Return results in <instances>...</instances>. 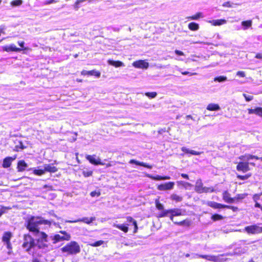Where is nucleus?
Segmentation results:
<instances>
[{
	"label": "nucleus",
	"mask_w": 262,
	"mask_h": 262,
	"mask_svg": "<svg viewBox=\"0 0 262 262\" xmlns=\"http://www.w3.org/2000/svg\"><path fill=\"white\" fill-rule=\"evenodd\" d=\"M233 4L231 3L230 1L226 2L222 4L224 7L231 8L233 7Z\"/></svg>",
	"instance_id": "nucleus-47"
},
{
	"label": "nucleus",
	"mask_w": 262,
	"mask_h": 262,
	"mask_svg": "<svg viewBox=\"0 0 262 262\" xmlns=\"http://www.w3.org/2000/svg\"><path fill=\"white\" fill-rule=\"evenodd\" d=\"M245 158H247V160L249 161L251 159L260 160L262 161V157H258L257 156L251 155V154H245L244 155H241L238 157L240 160H244Z\"/></svg>",
	"instance_id": "nucleus-19"
},
{
	"label": "nucleus",
	"mask_w": 262,
	"mask_h": 262,
	"mask_svg": "<svg viewBox=\"0 0 262 262\" xmlns=\"http://www.w3.org/2000/svg\"><path fill=\"white\" fill-rule=\"evenodd\" d=\"M226 208L231 209L234 212H236L238 210V208L237 207L227 205H226Z\"/></svg>",
	"instance_id": "nucleus-50"
},
{
	"label": "nucleus",
	"mask_w": 262,
	"mask_h": 262,
	"mask_svg": "<svg viewBox=\"0 0 262 262\" xmlns=\"http://www.w3.org/2000/svg\"><path fill=\"white\" fill-rule=\"evenodd\" d=\"M181 176L183 178H184V179H187L188 180L189 179V176L187 174H186V173H181Z\"/></svg>",
	"instance_id": "nucleus-61"
},
{
	"label": "nucleus",
	"mask_w": 262,
	"mask_h": 262,
	"mask_svg": "<svg viewBox=\"0 0 262 262\" xmlns=\"http://www.w3.org/2000/svg\"><path fill=\"white\" fill-rule=\"evenodd\" d=\"M224 219V217L222 216V215L215 213L211 215V219L213 222H216L217 221L222 220Z\"/></svg>",
	"instance_id": "nucleus-34"
},
{
	"label": "nucleus",
	"mask_w": 262,
	"mask_h": 262,
	"mask_svg": "<svg viewBox=\"0 0 262 262\" xmlns=\"http://www.w3.org/2000/svg\"><path fill=\"white\" fill-rule=\"evenodd\" d=\"M108 62L109 64H110L111 65L115 67H116V68L122 67V66H124L123 63L119 60L114 61V60H109Z\"/></svg>",
	"instance_id": "nucleus-30"
},
{
	"label": "nucleus",
	"mask_w": 262,
	"mask_h": 262,
	"mask_svg": "<svg viewBox=\"0 0 262 262\" xmlns=\"http://www.w3.org/2000/svg\"><path fill=\"white\" fill-rule=\"evenodd\" d=\"M39 225L37 217L31 216L28 220L26 227L30 232L37 234L40 232L38 227Z\"/></svg>",
	"instance_id": "nucleus-4"
},
{
	"label": "nucleus",
	"mask_w": 262,
	"mask_h": 262,
	"mask_svg": "<svg viewBox=\"0 0 262 262\" xmlns=\"http://www.w3.org/2000/svg\"><path fill=\"white\" fill-rule=\"evenodd\" d=\"M243 96L244 97L245 100L247 101H250L253 99V96L251 95H247L246 94H243Z\"/></svg>",
	"instance_id": "nucleus-51"
},
{
	"label": "nucleus",
	"mask_w": 262,
	"mask_h": 262,
	"mask_svg": "<svg viewBox=\"0 0 262 262\" xmlns=\"http://www.w3.org/2000/svg\"><path fill=\"white\" fill-rule=\"evenodd\" d=\"M166 132V128H162L158 130L159 134H162Z\"/></svg>",
	"instance_id": "nucleus-64"
},
{
	"label": "nucleus",
	"mask_w": 262,
	"mask_h": 262,
	"mask_svg": "<svg viewBox=\"0 0 262 262\" xmlns=\"http://www.w3.org/2000/svg\"><path fill=\"white\" fill-rule=\"evenodd\" d=\"M252 173L251 172L246 173L244 175L236 174V177L238 180L245 181L251 178L252 177Z\"/></svg>",
	"instance_id": "nucleus-23"
},
{
	"label": "nucleus",
	"mask_w": 262,
	"mask_h": 262,
	"mask_svg": "<svg viewBox=\"0 0 262 262\" xmlns=\"http://www.w3.org/2000/svg\"><path fill=\"white\" fill-rule=\"evenodd\" d=\"M38 253L39 254L36 255H32V259L31 260V262H42L39 258V257H41L42 256V252L41 251H38Z\"/></svg>",
	"instance_id": "nucleus-33"
},
{
	"label": "nucleus",
	"mask_w": 262,
	"mask_h": 262,
	"mask_svg": "<svg viewBox=\"0 0 262 262\" xmlns=\"http://www.w3.org/2000/svg\"><path fill=\"white\" fill-rule=\"evenodd\" d=\"M227 78L224 76H220L214 78V80L217 81L218 82H223L226 80Z\"/></svg>",
	"instance_id": "nucleus-45"
},
{
	"label": "nucleus",
	"mask_w": 262,
	"mask_h": 262,
	"mask_svg": "<svg viewBox=\"0 0 262 262\" xmlns=\"http://www.w3.org/2000/svg\"><path fill=\"white\" fill-rule=\"evenodd\" d=\"M104 243L103 241L100 240L96 241L93 243L90 244V245L92 247H98L102 245Z\"/></svg>",
	"instance_id": "nucleus-42"
},
{
	"label": "nucleus",
	"mask_w": 262,
	"mask_h": 262,
	"mask_svg": "<svg viewBox=\"0 0 262 262\" xmlns=\"http://www.w3.org/2000/svg\"><path fill=\"white\" fill-rule=\"evenodd\" d=\"M27 166L28 165L24 160H20L17 163V171L19 172L23 171L26 169Z\"/></svg>",
	"instance_id": "nucleus-20"
},
{
	"label": "nucleus",
	"mask_w": 262,
	"mask_h": 262,
	"mask_svg": "<svg viewBox=\"0 0 262 262\" xmlns=\"http://www.w3.org/2000/svg\"><path fill=\"white\" fill-rule=\"evenodd\" d=\"M236 75L241 77H245V73L243 71H238L236 73Z\"/></svg>",
	"instance_id": "nucleus-55"
},
{
	"label": "nucleus",
	"mask_w": 262,
	"mask_h": 262,
	"mask_svg": "<svg viewBox=\"0 0 262 262\" xmlns=\"http://www.w3.org/2000/svg\"><path fill=\"white\" fill-rule=\"evenodd\" d=\"M126 221L128 223H132L134 226L133 233H136L137 232L138 227L137 221L134 220L132 216H128L126 217Z\"/></svg>",
	"instance_id": "nucleus-22"
},
{
	"label": "nucleus",
	"mask_w": 262,
	"mask_h": 262,
	"mask_svg": "<svg viewBox=\"0 0 262 262\" xmlns=\"http://www.w3.org/2000/svg\"><path fill=\"white\" fill-rule=\"evenodd\" d=\"M101 194V193L100 191H93L91 192L90 195L92 197H95V196H99Z\"/></svg>",
	"instance_id": "nucleus-49"
},
{
	"label": "nucleus",
	"mask_w": 262,
	"mask_h": 262,
	"mask_svg": "<svg viewBox=\"0 0 262 262\" xmlns=\"http://www.w3.org/2000/svg\"><path fill=\"white\" fill-rule=\"evenodd\" d=\"M255 114L258 116L262 117V107H256Z\"/></svg>",
	"instance_id": "nucleus-46"
},
{
	"label": "nucleus",
	"mask_w": 262,
	"mask_h": 262,
	"mask_svg": "<svg viewBox=\"0 0 262 262\" xmlns=\"http://www.w3.org/2000/svg\"><path fill=\"white\" fill-rule=\"evenodd\" d=\"M59 233L63 234V235H60L58 234H55L52 238L54 244L63 241H69L71 239L70 234L66 231L61 230L59 231Z\"/></svg>",
	"instance_id": "nucleus-6"
},
{
	"label": "nucleus",
	"mask_w": 262,
	"mask_h": 262,
	"mask_svg": "<svg viewBox=\"0 0 262 262\" xmlns=\"http://www.w3.org/2000/svg\"><path fill=\"white\" fill-rule=\"evenodd\" d=\"M37 219L38 220L39 225H48L50 226L51 225V222L50 221L45 220L43 218H41L39 216H37Z\"/></svg>",
	"instance_id": "nucleus-31"
},
{
	"label": "nucleus",
	"mask_w": 262,
	"mask_h": 262,
	"mask_svg": "<svg viewBox=\"0 0 262 262\" xmlns=\"http://www.w3.org/2000/svg\"><path fill=\"white\" fill-rule=\"evenodd\" d=\"M16 158V157H7L4 159L2 166L4 168H8L10 167L12 164V162L13 160H14Z\"/></svg>",
	"instance_id": "nucleus-15"
},
{
	"label": "nucleus",
	"mask_w": 262,
	"mask_h": 262,
	"mask_svg": "<svg viewBox=\"0 0 262 262\" xmlns=\"http://www.w3.org/2000/svg\"><path fill=\"white\" fill-rule=\"evenodd\" d=\"M23 4L22 0H13L10 2L11 6L17 7Z\"/></svg>",
	"instance_id": "nucleus-38"
},
{
	"label": "nucleus",
	"mask_w": 262,
	"mask_h": 262,
	"mask_svg": "<svg viewBox=\"0 0 262 262\" xmlns=\"http://www.w3.org/2000/svg\"><path fill=\"white\" fill-rule=\"evenodd\" d=\"M181 150L182 151H183L184 152H185L186 154H189L192 155L198 156L201 154V152H199V151H195L193 150H189V149H188L185 147H182Z\"/></svg>",
	"instance_id": "nucleus-25"
},
{
	"label": "nucleus",
	"mask_w": 262,
	"mask_h": 262,
	"mask_svg": "<svg viewBox=\"0 0 262 262\" xmlns=\"http://www.w3.org/2000/svg\"><path fill=\"white\" fill-rule=\"evenodd\" d=\"M255 207L256 208H259L262 210V206L257 202H255Z\"/></svg>",
	"instance_id": "nucleus-62"
},
{
	"label": "nucleus",
	"mask_w": 262,
	"mask_h": 262,
	"mask_svg": "<svg viewBox=\"0 0 262 262\" xmlns=\"http://www.w3.org/2000/svg\"><path fill=\"white\" fill-rule=\"evenodd\" d=\"M133 65L136 68L147 69L149 66L147 62L143 60H139L133 62Z\"/></svg>",
	"instance_id": "nucleus-13"
},
{
	"label": "nucleus",
	"mask_w": 262,
	"mask_h": 262,
	"mask_svg": "<svg viewBox=\"0 0 262 262\" xmlns=\"http://www.w3.org/2000/svg\"><path fill=\"white\" fill-rule=\"evenodd\" d=\"M81 75L83 76H94L96 78H99L101 76V73L99 71L92 70L91 71L82 70L81 71Z\"/></svg>",
	"instance_id": "nucleus-12"
},
{
	"label": "nucleus",
	"mask_w": 262,
	"mask_h": 262,
	"mask_svg": "<svg viewBox=\"0 0 262 262\" xmlns=\"http://www.w3.org/2000/svg\"><path fill=\"white\" fill-rule=\"evenodd\" d=\"M82 174L85 178L91 177L93 174V171L92 170H87V171L84 170L82 171Z\"/></svg>",
	"instance_id": "nucleus-44"
},
{
	"label": "nucleus",
	"mask_w": 262,
	"mask_h": 262,
	"mask_svg": "<svg viewBox=\"0 0 262 262\" xmlns=\"http://www.w3.org/2000/svg\"><path fill=\"white\" fill-rule=\"evenodd\" d=\"M226 22V20L224 19H216V20H213L211 21V23L214 26H220L223 24H224Z\"/></svg>",
	"instance_id": "nucleus-37"
},
{
	"label": "nucleus",
	"mask_w": 262,
	"mask_h": 262,
	"mask_svg": "<svg viewBox=\"0 0 262 262\" xmlns=\"http://www.w3.org/2000/svg\"><path fill=\"white\" fill-rule=\"evenodd\" d=\"M56 2H57V1L55 0H47V1H45V4L49 5V4H52L54 3H56Z\"/></svg>",
	"instance_id": "nucleus-59"
},
{
	"label": "nucleus",
	"mask_w": 262,
	"mask_h": 262,
	"mask_svg": "<svg viewBox=\"0 0 262 262\" xmlns=\"http://www.w3.org/2000/svg\"><path fill=\"white\" fill-rule=\"evenodd\" d=\"M244 230L248 234H255L262 233V227L257 224H253L245 227Z\"/></svg>",
	"instance_id": "nucleus-9"
},
{
	"label": "nucleus",
	"mask_w": 262,
	"mask_h": 262,
	"mask_svg": "<svg viewBox=\"0 0 262 262\" xmlns=\"http://www.w3.org/2000/svg\"><path fill=\"white\" fill-rule=\"evenodd\" d=\"M26 148L22 141H19L18 144H16L14 150L16 152H18L21 150H23Z\"/></svg>",
	"instance_id": "nucleus-26"
},
{
	"label": "nucleus",
	"mask_w": 262,
	"mask_h": 262,
	"mask_svg": "<svg viewBox=\"0 0 262 262\" xmlns=\"http://www.w3.org/2000/svg\"><path fill=\"white\" fill-rule=\"evenodd\" d=\"M95 220V218L94 217H91L90 218L85 217H83L81 219H78L76 221H69V223H76V222H83L87 224H90L91 223H92Z\"/></svg>",
	"instance_id": "nucleus-18"
},
{
	"label": "nucleus",
	"mask_w": 262,
	"mask_h": 262,
	"mask_svg": "<svg viewBox=\"0 0 262 262\" xmlns=\"http://www.w3.org/2000/svg\"><path fill=\"white\" fill-rule=\"evenodd\" d=\"M203 17V14L202 12H198L195 14L187 17L188 20H198L200 18Z\"/></svg>",
	"instance_id": "nucleus-27"
},
{
	"label": "nucleus",
	"mask_w": 262,
	"mask_h": 262,
	"mask_svg": "<svg viewBox=\"0 0 262 262\" xmlns=\"http://www.w3.org/2000/svg\"><path fill=\"white\" fill-rule=\"evenodd\" d=\"M114 227L121 230L124 233H127L128 231V227L127 225L125 224H114Z\"/></svg>",
	"instance_id": "nucleus-24"
},
{
	"label": "nucleus",
	"mask_w": 262,
	"mask_h": 262,
	"mask_svg": "<svg viewBox=\"0 0 262 262\" xmlns=\"http://www.w3.org/2000/svg\"><path fill=\"white\" fill-rule=\"evenodd\" d=\"M151 178H152V180H156V181L166 180H169L170 179V177L168 176H159V175L152 176Z\"/></svg>",
	"instance_id": "nucleus-32"
},
{
	"label": "nucleus",
	"mask_w": 262,
	"mask_h": 262,
	"mask_svg": "<svg viewBox=\"0 0 262 262\" xmlns=\"http://www.w3.org/2000/svg\"><path fill=\"white\" fill-rule=\"evenodd\" d=\"M39 233L40 236L36 239V248L37 251H40L39 250L48 247V235L43 231Z\"/></svg>",
	"instance_id": "nucleus-5"
},
{
	"label": "nucleus",
	"mask_w": 262,
	"mask_h": 262,
	"mask_svg": "<svg viewBox=\"0 0 262 262\" xmlns=\"http://www.w3.org/2000/svg\"><path fill=\"white\" fill-rule=\"evenodd\" d=\"M145 95L149 98H154L157 96V93L156 92H146Z\"/></svg>",
	"instance_id": "nucleus-41"
},
{
	"label": "nucleus",
	"mask_w": 262,
	"mask_h": 262,
	"mask_svg": "<svg viewBox=\"0 0 262 262\" xmlns=\"http://www.w3.org/2000/svg\"><path fill=\"white\" fill-rule=\"evenodd\" d=\"M140 163H141V162L136 161V160H134V159H132V160H130L129 161V163H130V164H135L136 165H139V166H140Z\"/></svg>",
	"instance_id": "nucleus-54"
},
{
	"label": "nucleus",
	"mask_w": 262,
	"mask_h": 262,
	"mask_svg": "<svg viewBox=\"0 0 262 262\" xmlns=\"http://www.w3.org/2000/svg\"><path fill=\"white\" fill-rule=\"evenodd\" d=\"M207 205L214 209H221L226 208V205L222 204L213 201L208 202Z\"/></svg>",
	"instance_id": "nucleus-14"
},
{
	"label": "nucleus",
	"mask_w": 262,
	"mask_h": 262,
	"mask_svg": "<svg viewBox=\"0 0 262 262\" xmlns=\"http://www.w3.org/2000/svg\"><path fill=\"white\" fill-rule=\"evenodd\" d=\"M262 195V192L260 193H256L253 195V199L255 202H256L260 198V196Z\"/></svg>",
	"instance_id": "nucleus-48"
},
{
	"label": "nucleus",
	"mask_w": 262,
	"mask_h": 262,
	"mask_svg": "<svg viewBox=\"0 0 262 262\" xmlns=\"http://www.w3.org/2000/svg\"><path fill=\"white\" fill-rule=\"evenodd\" d=\"M255 57L257 59H262V53H257L255 56Z\"/></svg>",
	"instance_id": "nucleus-60"
},
{
	"label": "nucleus",
	"mask_w": 262,
	"mask_h": 262,
	"mask_svg": "<svg viewBox=\"0 0 262 262\" xmlns=\"http://www.w3.org/2000/svg\"><path fill=\"white\" fill-rule=\"evenodd\" d=\"M247 196H248V193H246L237 194L236 195V196L234 198L235 199V202L237 201L240 200L244 199Z\"/></svg>",
	"instance_id": "nucleus-36"
},
{
	"label": "nucleus",
	"mask_w": 262,
	"mask_h": 262,
	"mask_svg": "<svg viewBox=\"0 0 262 262\" xmlns=\"http://www.w3.org/2000/svg\"><path fill=\"white\" fill-rule=\"evenodd\" d=\"M86 159L93 165H104L101 159L99 158H96L95 155H87Z\"/></svg>",
	"instance_id": "nucleus-10"
},
{
	"label": "nucleus",
	"mask_w": 262,
	"mask_h": 262,
	"mask_svg": "<svg viewBox=\"0 0 262 262\" xmlns=\"http://www.w3.org/2000/svg\"><path fill=\"white\" fill-rule=\"evenodd\" d=\"M252 23L251 20H248L242 21V25L245 27V29H247L251 26Z\"/></svg>",
	"instance_id": "nucleus-39"
},
{
	"label": "nucleus",
	"mask_w": 262,
	"mask_h": 262,
	"mask_svg": "<svg viewBox=\"0 0 262 262\" xmlns=\"http://www.w3.org/2000/svg\"><path fill=\"white\" fill-rule=\"evenodd\" d=\"M220 109L219 104L214 103H210L207 106V110L210 111H218Z\"/></svg>",
	"instance_id": "nucleus-28"
},
{
	"label": "nucleus",
	"mask_w": 262,
	"mask_h": 262,
	"mask_svg": "<svg viewBox=\"0 0 262 262\" xmlns=\"http://www.w3.org/2000/svg\"><path fill=\"white\" fill-rule=\"evenodd\" d=\"M33 173L36 176H42L45 173V171L44 169H34L33 171Z\"/></svg>",
	"instance_id": "nucleus-40"
},
{
	"label": "nucleus",
	"mask_w": 262,
	"mask_h": 262,
	"mask_svg": "<svg viewBox=\"0 0 262 262\" xmlns=\"http://www.w3.org/2000/svg\"><path fill=\"white\" fill-rule=\"evenodd\" d=\"M174 185L173 182H168L164 184H161L157 186L158 190L161 191L168 190L172 189Z\"/></svg>",
	"instance_id": "nucleus-11"
},
{
	"label": "nucleus",
	"mask_w": 262,
	"mask_h": 262,
	"mask_svg": "<svg viewBox=\"0 0 262 262\" xmlns=\"http://www.w3.org/2000/svg\"><path fill=\"white\" fill-rule=\"evenodd\" d=\"M174 52H175V53L177 55H178L179 56H183V55H184V53L182 51L178 50H176L174 51Z\"/></svg>",
	"instance_id": "nucleus-56"
},
{
	"label": "nucleus",
	"mask_w": 262,
	"mask_h": 262,
	"mask_svg": "<svg viewBox=\"0 0 262 262\" xmlns=\"http://www.w3.org/2000/svg\"><path fill=\"white\" fill-rule=\"evenodd\" d=\"M155 206L158 210L161 211V212H160L157 215L158 218L169 216L170 220L171 221H173L174 216L182 215V210L179 208L164 209V205L160 203L159 199H156L155 200Z\"/></svg>",
	"instance_id": "nucleus-1"
},
{
	"label": "nucleus",
	"mask_w": 262,
	"mask_h": 262,
	"mask_svg": "<svg viewBox=\"0 0 262 262\" xmlns=\"http://www.w3.org/2000/svg\"><path fill=\"white\" fill-rule=\"evenodd\" d=\"M200 257L204 259H207V260H212V256H211L207 255H200Z\"/></svg>",
	"instance_id": "nucleus-53"
},
{
	"label": "nucleus",
	"mask_w": 262,
	"mask_h": 262,
	"mask_svg": "<svg viewBox=\"0 0 262 262\" xmlns=\"http://www.w3.org/2000/svg\"><path fill=\"white\" fill-rule=\"evenodd\" d=\"M174 223L176 225H181V226L183 225H187V226L190 225V222L189 221H186V220H183V221L178 222H174Z\"/></svg>",
	"instance_id": "nucleus-43"
},
{
	"label": "nucleus",
	"mask_w": 262,
	"mask_h": 262,
	"mask_svg": "<svg viewBox=\"0 0 262 262\" xmlns=\"http://www.w3.org/2000/svg\"><path fill=\"white\" fill-rule=\"evenodd\" d=\"M245 158H246L244 159ZM244 160L245 159L242 160V161H241L237 163L236 169L237 171L246 173L251 170L249 162H248V161H244Z\"/></svg>",
	"instance_id": "nucleus-7"
},
{
	"label": "nucleus",
	"mask_w": 262,
	"mask_h": 262,
	"mask_svg": "<svg viewBox=\"0 0 262 262\" xmlns=\"http://www.w3.org/2000/svg\"><path fill=\"white\" fill-rule=\"evenodd\" d=\"M17 43L21 48H23L22 50H27L28 49L27 48H24V43H25L24 41H18Z\"/></svg>",
	"instance_id": "nucleus-58"
},
{
	"label": "nucleus",
	"mask_w": 262,
	"mask_h": 262,
	"mask_svg": "<svg viewBox=\"0 0 262 262\" xmlns=\"http://www.w3.org/2000/svg\"><path fill=\"white\" fill-rule=\"evenodd\" d=\"M13 236V234L11 231H5L2 236V241L6 245L8 250H12V246L10 240Z\"/></svg>",
	"instance_id": "nucleus-8"
},
{
	"label": "nucleus",
	"mask_w": 262,
	"mask_h": 262,
	"mask_svg": "<svg viewBox=\"0 0 262 262\" xmlns=\"http://www.w3.org/2000/svg\"><path fill=\"white\" fill-rule=\"evenodd\" d=\"M223 199L227 203H233L235 202V199L230 196V194L227 191H224L223 193Z\"/></svg>",
	"instance_id": "nucleus-16"
},
{
	"label": "nucleus",
	"mask_w": 262,
	"mask_h": 262,
	"mask_svg": "<svg viewBox=\"0 0 262 262\" xmlns=\"http://www.w3.org/2000/svg\"><path fill=\"white\" fill-rule=\"evenodd\" d=\"M256 112V108L252 109V108H248V112L249 114H255Z\"/></svg>",
	"instance_id": "nucleus-57"
},
{
	"label": "nucleus",
	"mask_w": 262,
	"mask_h": 262,
	"mask_svg": "<svg viewBox=\"0 0 262 262\" xmlns=\"http://www.w3.org/2000/svg\"><path fill=\"white\" fill-rule=\"evenodd\" d=\"M140 166H143V167H146V168H147L149 169H151L152 168L151 165H150L148 164L145 163H143V162H141Z\"/></svg>",
	"instance_id": "nucleus-52"
},
{
	"label": "nucleus",
	"mask_w": 262,
	"mask_h": 262,
	"mask_svg": "<svg viewBox=\"0 0 262 262\" xmlns=\"http://www.w3.org/2000/svg\"><path fill=\"white\" fill-rule=\"evenodd\" d=\"M188 28L191 31H195L199 29V25L196 23L191 22L188 24Z\"/></svg>",
	"instance_id": "nucleus-29"
},
{
	"label": "nucleus",
	"mask_w": 262,
	"mask_h": 262,
	"mask_svg": "<svg viewBox=\"0 0 262 262\" xmlns=\"http://www.w3.org/2000/svg\"><path fill=\"white\" fill-rule=\"evenodd\" d=\"M170 199L176 202H179L182 201L183 198L181 196L173 193L170 195Z\"/></svg>",
	"instance_id": "nucleus-35"
},
{
	"label": "nucleus",
	"mask_w": 262,
	"mask_h": 262,
	"mask_svg": "<svg viewBox=\"0 0 262 262\" xmlns=\"http://www.w3.org/2000/svg\"><path fill=\"white\" fill-rule=\"evenodd\" d=\"M53 164H48L43 165V169L46 172H49L50 173H54L58 171V168L52 165Z\"/></svg>",
	"instance_id": "nucleus-17"
},
{
	"label": "nucleus",
	"mask_w": 262,
	"mask_h": 262,
	"mask_svg": "<svg viewBox=\"0 0 262 262\" xmlns=\"http://www.w3.org/2000/svg\"><path fill=\"white\" fill-rule=\"evenodd\" d=\"M61 251L68 255H76L80 252V247L76 242L71 241L62 247Z\"/></svg>",
	"instance_id": "nucleus-3"
},
{
	"label": "nucleus",
	"mask_w": 262,
	"mask_h": 262,
	"mask_svg": "<svg viewBox=\"0 0 262 262\" xmlns=\"http://www.w3.org/2000/svg\"><path fill=\"white\" fill-rule=\"evenodd\" d=\"M22 247L31 255L34 256L39 254L38 251H36L35 239L29 234H25L23 235Z\"/></svg>",
	"instance_id": "nucleus-2"
},
{
	"label": "nucleus",
	"mask_w": 262,
	"mask_h": 262,
	"mask_svg": "<svg viewBox=\"0 0 262 262\" xmlns=\"http://www.w3.org/2000/svg\"><path fill=\"white\" fill-rule=\"evenodd\" d=\"M182 74L183 75H188V74H189L190 75H195L196 74V73H190L189 72H187V71L183 72H182Z\"/></svg>",
	"instance_id": "nucleus-63"
},
{
	"label": "nucleus",
	"mask_w": 262,
	"mask_h": 262,
	"mask_svg": "<svg viewBox=\"0 0 262 262\" xmlns=\"http://www.w3.org/2000/svg\"><path fill=\"white\" fill-rule=\"evenodd\" d=\"M4 50L6 52H20L22 50L21 48L16 47L14 45L12 44L9 46H6Z\"/></svg>",
	"instance_id": "nucleus-21"
}]
</instances>
